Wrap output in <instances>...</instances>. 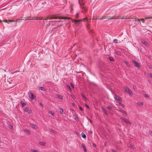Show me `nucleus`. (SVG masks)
Instances as JSON below:
<instances>
[{"mask_svg": "<svg viewBox=\"0 0 152 152\" xmlns=\"http://www.w3.org/2000/svg\"><path fill=\"white\" fill-rule=\"evenodd\" d=\"M120 105L121 106H122V107H124V105L123 104H122L120 103H119Z\"/></svg>", "mask_w": 152, "mask_h": 152, "instance_id": "28", "label": "nucleus"}, {"mask_svg": "<svg viewBox=\"0 0 152 152\" xmlns=\"http://www.w3.org/2000/svg\"><path fill=\"white\" fill-rule=\"evenodd\" d=\"M1 140L0 139V144L1 143Z\"/></svg>", "mask_w": 152, "mask_h": 152, "instance_id": "55", "label": "nucleus"}, {"mask_svg": "<svg viewBox=\"0 0 152 152\" xmlns=\"http://www.w3.org/2000/svg\"><path fill=\"white\" fill-rule=\"evenodd\" d=\"M141 42L145 46L148 47L149 46V44L146 41L143 40H141Z\"/></svg>", "mask_w": 152, "mask_h": 152, "instance_id": "9", "label": "nucleus"}, {"mask_svg": "<svg viewBox=\"0 0 152 152\" xmlns=\"http://www.w3.org/2000/svg\"><path fill=\"white\" fill-rule=\"evenodd\" d=\"M120 18H115V17H114L113 18H109V19H119Z\"/></svg>", "mask_w": 152, "mask_h": 152, "instance_id": "45", "label": "nucleus"}, {"mask_svg": "<svg viewBox=\"0 0 152 152\" xmlns=\"http://www.w3.org/2000/svg\"><path fill=\"white\" fill-rule=\"evenodd\" d=\"M121 119L124 122H125L126 123L129 124H131L132 123L131 122H130L126 118H124L123 117H121Z\"/></svg>", "mask_w": 152, "mask_h": 152, "instance_id": "4", "label": "nucleus"}, {"mask_svg": "<svg viewBox=\"0 0 152 152\" xmlns=\"http://www.w3.org/2000/svg\"><path fill=\"white\" fill-rule=\"evenodd\" d=\"M116 53L118 55H120V53L119 52H117Z\"/></svg>", "mask_w": 152, "mask_h": 152, "instance_id": "42", "label": "nucleus"}, {"mask_svg": "<svg viewBox=\"0 0 152 152\" xmlns=\"http://www.w3.org/2000/svg\"><path fill=\"white\" fill-rule=\"evenodd\" d=\"M124 91L125 92L129 94L130 95H132V92L127 87H125L124 88Z\"/></svg>", "mask_w": 152, "mask_h": 152, "instance_id": "3", "label": "nucleus"}, {"mask_svg": "<svg viewBox=\"0 0 152 152\" xmlns=\"http://www.w3.org/2000/svg\"><path fill=\"white\" fill-rule=\"evenodd\" d=\"M79 109L82 111H83V108H82V107H80V106H79Z\"/></svg>", "mask_w": 152, "mask_h": 152, "instance_id": "35", "label": "nucleus"}, {"mask_svg": "<svg viewBox=\"0 0 152 152\" xmlns=\"http://www.w3.org/2000/svg\"><path fill=\"white\" fill-rule=\"evenodd\" d=\"M85 106L88 108H89V106L87 104H86Z\"/></svg>", "mask_w": 152, "mask_h": 152, "instance_id": "39", "label": "nucleus"}, {"mask_svg": "<svg viewBox=\"0 0 152 152\" xmlns=\"http://www.w3.org/2000/svg\"><path fill=\"white\" fill-rule=\"evenodd\" d=\"M13 126H12L11 125H9V128L11 129H12L13 128Z\"/></svg>", "mask_w": 152, "mask_h": 152, "instance_id": "36", "label": "nucleus"}, {"mask_svg": "<svg viewBox=\"0 0 152 152\" xmlns=\"http://www.w3.org/2000/svg\"><path fill=\"white\" fill-rule=\"evenodd\" d=\"M32 152H39V151L37 150H34L32 151Z\"/></svg>", "mask_w": 152, "mask_h": 152, "instance_id": "33", "label": "nucleus"}, {"mask_svg": "<svg viewBox=\"0 0 152 152\" xmlns=\"http://www.w3.org/2000/svg\"><path fill=\"white\" fill-rule=\"evenodd\" d=\"M39 89L43 91H45V89L44 87H40L39 88Z\"/></svg>", "mask_w": 152, "mask_h": 152, "instance_id": "19", "label": "nucleus"}, {"mask_svg": "<svg viewBox=\"0 0 152 152\" xmlns=\"http://www.w3.org/2000/svg\"><path fill=\"white\" fill-rule=\"evenodd\" d=\"M149 77H152V74L150 73L149 75Z\"/></svg>", "mask_w": 152, "mask_h": 152, "instance_id": "41", "label": "nucleus"}, {"mask_svg": "<svg viewBox=\"0 0 152 152\" xmlns=\"http://www.w3.org/2000/svg\"><path fill=\"white\" fill-rule=\"evenodd\" d=\"M79 2L80 5H81L84 4L85 1L84 0H79Z\"/></svg>", "mask_w": 152, "mask_h": 152, "instance_id": "14", "label": "nucleus"}, {"mask_svg": "<svg viewBox=\"0 0 152 152\" xmlns=\"http://www.w3.org/2000/svg\"><path fill=\"white\" fill-rule=\"evenodd\" d=\"M137 104L140 106H142L143 105V103L142 102H140L137 103Z\"/></svg>", "mask_w": 152, "mask_h": 152, "instance_id": "25", "label": "nucleus"}, {"mask_svg": "<svg viewBox=\"0 0 152 152\" xmlns=\"http://www.w3.org/2000/svg\"><path fill=\"white\" fill-rule=\"evenodd\" d=\"M57 97L58 98L61 100H63V96H62L60 95H57Z\"/></svg>", "mask_w": 152, "mask_h": 152, "instance_id": "16", "label": "nucleus"}, {"mask_svg": "<svg viewBox=\"0 0 152 152\" xmlns=\"http://www.w3.org/2000/svg\"><path fill=\"white\" fill-rule=\"evenodd\" d=\"M152 19V17H148V18H145V19Z\"/></svg>", "mask_w": 152, "mask_h": 152, "instance_id": "40", "label": "nucleus"}, {"mask_svg": "<svg viewBox=\"0 0 152 152\" xmlns=\"http://www.w3.org/2000/svg\"><path fill=\"white\" fill-rule=\"evenodd\" d=\"M48 113L50 114L53 116H55L54 113L52 111H49Z\"/></svg>", "mask_w": 152, "mask_h": 152, "instance_id": "17", "label": "nucleus"}, {"mask_svg": "<svg viewBox=\"0 0 152 152\" xmlns=\"http://www.w3.org/2000/svg\"><path fill=\"white\" fill-rule=\"evenodd\" d=\"M67 88H68L69 90L70 91H71V88L70 87V86L68 85L67 86Z\"/></svg>", "mask_w": 152, "mask_h": 152, "instance_id": "27", "label": "nucleus"}, {"mask_svg": "<svg viewBox=\"0 0 152 152\" xmlns=\"http://www.w3.org/2000/svg\"><path fill=\"white\" fill-rule=\"evenodd\" d=\"M133 88L134 89H136V86H133Z\"/></svg>", "mask_w": 152, "mask_h": 152, "instance_id": "47", "label": "nucleus"}, {"mask_svg": "<svg viewBox=\"0 0 152 152\" xmlns=\"http://www.w3.org/2000/svg\"><path fill=\"white\" fill-rule=\"evenodd\" d=\"M72 105L74 107L76 106V105L75 103H72Z\"/></svg>", "mask_w": 152, "mask_h": 152, "instance_id": "38", "label": "nucleus"}, {"mask_svg": "<svg viewBox=\"0 0 152 152\" xmlns=\"http://www.w3.org/2000/svg\"><path fill=\"white\" fill-rule=\"evenodd\" d=\"M51 18L52 19H57V18H60L61 19H69L70 18H66V17H61V18H58V17L56 16L55 15H53L51 17Z\"/></svg>", "mask_w": 152, "mask_h": 152, "instance_id": "2", "label": "nucleus"}, {"mask_svg": "<svg viewBox=\"0 0 152 152\" xmlns=\"http://www.w3.org/2000/svg\"><path fill=\"white\" fill-rule=\"evenodd\" d=\"M133 62L134 63V66L137 67H140V65L138 63L135 61H133Z\"/></svg>", "mask_w": 152, "mask_h": 152, "instance_id": "11", "label": "nucleus"}, {"mask_svg": "<svg viewBox=\"0 0 152 152\" xmlns=\"http://www.w3.org/2000/svg\"><path fill=\"white\" fill-rule=\"evenodd\" d=\"M150 68L152 69V66H151L149 67Z\"/></svg>", "mask_w": 152, "mask_h": 152, "instance_id": "51", "label": "nucleus"}, {"mask_svg": "<svg viewBox=\"0 0 152 152\" xmlns=\"http://www.w3.org/2000/svg\"><path fill=\"white\" fill-rule=\"evenodd\" d=\"M29 97L30 99H34L36 97V96L31 92L30 93H29Z\"/></svg>", "mask_w": 152, "mask_h": 152, "instance_id": "5", "label": "nucleus"}, {"mask_svg": "<svg viewBox=\"0 0 152 152\" xmlns=\"http://www.w3.org/2000/svg\"><path fill=\"white\" fill-rule=\"evenodd\" d=\"M81 147L82 148H83V149H84V151H85V152L87 151V150L86 148V146H85V145H84L82 144L81 145Z\"/></svg>", "mask_w": 152, "mask_h": 152, "instance_id": "15", "label": "nucleus"}, {"mask_svg": "<svg viewBox=\"0 0 152 152\" xmlns=\"http://www.w3.org/2000/svg\"><path fill=\"white\" fill-rule=\"evenodd\" d=\"M113 41L115 43H118V40L116 39H115L114 40H113Z\"/></svg>", "mask_w": 152, "mask_h": 152, "instance_id": "30", "label": "nucleus"}, {"mask_svg": "<svg viewBox=\"0 0 152 152\" xmlns=\"http://www.w3.org/2000/svg\"><path fill=\"white\" fill-rule=\"evenodd\" d=\"M140 20H141L142 22L143 23H144V22H145V21H144V19H140Z\"/></svg>", "mask_w": 152, "mask_h": 152, "instance_id": "37", "label": "nucleus"}, {"mask_svg": "<svg viewBox=\"0 0 152 152\" xmlns=\"http://www.w3.org/2000/svg\"><path fill=\"white\" fill-rule=\"evenodd\" d=\"M3 22H6L7 23H9L10 22H14L15 21L13 20H4L2 21Z\"/></svg>", "mask_w": 152, "mask_h": 152, "instance_id": "12", "label": "nucleus"}, {"mask_svg": "<svg viewBox=\"0 0 152 152\" xmlns=\"http://www.w3.org/2000/svg\"><path fill=\"white\" fill-rule=\"evenodd\" d=\"M32 19V20H35V19ZM35 19L36 20H38V19Z\"/></svg>", "mask_w": 152, "mask_h": 152, "instance_id": "54", "label": "nucleus"}, {"mask_svg": "<svg viewBox=\"0 0 152 152\" xmlns=\"http://www.w3.org/2000/svg\"><path fill=\"white\" fill-rule=\"evenodd\" d=\"M104 113H105V114H106V111H104Z\"/></svg>", "mask_w": 152, "mask_h": 152, "instance_id": "57", "label": "nucleus"}, {"mask_svg": "<svg viewBox=\"0 0 152 152\" xmlns=\"http://www.w3.org/2000/svg\"><path fill=\"white\" fill-rule=\"evenodd\" d=\"M81 96L85 100H86L87 99L86 98V97L83 94H81Z\"/></svg>", "mask_w": 152, "mask_h": 152, "instance_id": "23", "label": "nucleus"}, {"mask_svg": "<svg viewBox=\"0 0 152 152\" xmlns=\"http://www.w3.org/2000/svg\"><path fill=\"white\" fill-rule=\"evenodd\" d=\"M87 28L88 29H89L90 28V26L89 24H88L86 26Z\"/></svg>", "mask_w": 152, "mask_h": 152, "instance_id": "32", "label": "nucleus"}, {"mask_svg": "<svg viewBox=\"0 0 152 152\" xmlns=\"http://www.w3.org/2000/svg\"><path fill=\"white\" fill-rule=\"evenodd\" d=\"M78 13H77L76 15V19H77L78 18Z\"/></svg>", "mask_w": 152, "mask_h": 152, "instance_id": "34", "label": "nucleus"}, {"mask_svg": "<svg viewBox=\"0 0 152 152\" xmlns=\"http://www.w3.org/2000/svg\"><path fill=\"white\" fill-rule=\"evenodd\" d=\"M23 131L24 132L28 134H31V131L28 129H23Z\"/></svg>", "mask_w": 152, "mask_h": 152, "instance_id": "8", "label": "nucleus"}, {"mask_svg": "<svg viewBox=\"0 0 152 152\" xmlns=\"http://www.w3.org/2000/svg\"><path fill=\"white\" fill-rule=\"evenodd\" d=\"M40 105L42 107H43V105L42 103H39Z\"/></svg>", "mask_w": 152, "mask_h": 152, "instance_id": "46", "label": "nucleus"}, {"mask_svg": "<svg viewBox=\"0 0 152 152\" xmlns=\"http://www.w3.org/2000/svg\"><path fill=\"white\" fill-rule=\"evenodd\" d=\"M120 111L122 113H124L126 115H127V113L124 110H120Z\"/></svg>", "mask_w": 152, "mask_h": 152, "instance_id": "20", "label": "nucleus"}, {"mask_svg": "<svg viewBox=\"0 0 152 152\" xmlns=\"http://www.w3.org/2000/svg\"><path fill=\"white\" fill-rule=\"evenodd\" d=\"M144 96L145 97H148V96L147 95V94H145Z\"/></svg>", "mask_w": 152, "mask_h": 152, "instance_id": "43", "label": "nucleus"}, {"mask_svg": "<svg viewBox=\"0 0 152 152\" xmlns=\"http://www.w3.org/2000/svg\"><path fill=\"white\" fill-rule=\"evenodd\" d=\"M114 98L115 99L119 101L120 102H121V99L118 96L115 95L114 96Z\"/></svg>", "mask_w": 152, "mask_h": 152, "instance_id": "10", "label": "nucleus"}, {"mask_svg": "<svg viewBox=\"0 0 152 152\" xmlns=\"http://www.w3.org/2000/svg\"><path fill=\"white\" fill-rule=\"evenodd\" d=\"M88 19L87 18H84V19H83V20H83L84 21L85 20H87Z\"/></svg>", "mask_w": 152, "mask_h": 152, "instance_id": "49", "label": "nucleus"}, {"mask_svg": "<svg viewBox=\"0 0 152 152\" xmlns=\"http://www.w3.org/2000/svg\"><path fill=\"white\" fill-rule=\"evenodd\" d=\"M59 110L61 114H63V113L64 110H63V109H62L61 108H60L59 109Z\"/></svg>", "mask_w": 152, "mask_h": 152, "instance_id": "22", "label": "nucleus"}, {"mask_svg": "<svg viewBox=\"0 0 152 152\" xmlns=\"http://www.w3.org/2000/svg\"><path fill=\"white\" fill-rule=\"evenodd\" d=\"M140 19H137V21H140Z\"/></svg>", "mask_w": 152, "mask_h": 152, "instance_id": "53", "label": "nucleus"}, {"mask_svg": "<svg viewBox=\"0 0 152 152\" xmlns=\"http://www.w3.org/2000/svg\"><path fill=\"white\" fill-rule=\"evenodd\" d=\"M72 20L73 23H74L75 24L76 26L79 25L80 23L82 21V20H75L72 19H71Z\"/></svg>", "mask_w": 152, "mask_h": 152, "instance_id": "1", "label": "nucleus"}, {"mask_svg": "<svg viewBox=\"0 0 152 152\" xmlns=\"http://www.w3.org/2000/svg\"><path fill=\"white\" fill-rule=\"evenodd\" d=\"M70 85L71 86V87L72 88H74V85H73V84L71 83H70Z\"/></svg>", "mask_w": 152, "mask_h": 152, "instance_id": "31", "label": "nucleus"}, {"mask_svg": "<svg viewBox=\"0 0 152 152\" xmlns=\"http://www.w3.org/2000/svg\"><path fill=\"white\" fill-rule=\"evenodd\" d=\"M109 58L110 60V61H114V58L113 57H109Z\"/></svg>", "mask_w": 152, "mask_h": 152, "instance_id": "24", "label": "nucleus"}, {"mask_svg": "<svg viewBox=\"0 0 152 152\" xmlns=\"http://www.w3.org/2000/svg\"><path fill=\"white\" fill-rule=\"evenodd\" d=\"M82 137L84 138H85L86 137V136L85 134H83L82 135Z\"/></svg>", "mask_w": 152, "mask_h": 152, "instance_id": "26", "label": "nucleus"}, {"mask_svg": "<svg viewBox=\"0 0 152 152\" xmlns=\"http://www.w3.org/2000/svg\"><path fill=\"white\" fill-rule=\"evenodd\" d=\"M82 9L81 11L83 12H86L87 10V8L84 6H82Z\"/></svg>", "mask_w": 152, "mask_h": 152, "instance_id": "7", "label": "nucleus"}, {"mask_svg": "<svg viewBox=\"0 0 152 152\" xmlns=\"http://www.w3.org/2000/svg\"><path fill=\"white\" fill-rule=\"evenodd\" d=\"M39 144L41 145L45 146V143L44 142H39Z\"/></svg>", "mask_w": 152, "mask_h": 152, "instance_id": "18", "label": "nucleus"}, {"mask_svg": "<svg viewBox=\"0 0 152 152\" xmlns=\"http://www.w3.org/2000/svg\"><path fill=\"white\" fill-rule=\"evenodd\" d=\"M131 147L132 148H134V146H133V145H131Z\"/></svg>", "mask_w": 152, "mask_h": 152, "instance_id": "52", "label": "nucleus"}, {"mask_svg": "<svg viewBox=\"0 0 152 152\" xmlns=\"http://www.w3.org/2000/svg\"><path fill=\"white\" fill-rule=\"evenodd\" d=\"M70 96L72 97V98L73 99H75V97L73 94H71Z\"/></svg>", "mask_w": 152, "mask_h": 152, "instance_id": "29", "label": "nucleus"}, {"mask_svg": "<svg viewBox=\"0 0 152 152\" xmlns=\"http://www.w3.org/2000/svg\"><path fill=\"white\" fill-rule=\"evenodd\" d=\"M125 64H126L127 66H128V63L126 61L125 62Z\"/></svg>", "mask_w": 152, "mask_h": 152, "instance_id": "50", "label": "nucleus"}, {"mask_svg": "<svg viewBox=\"0 0 152 152\" xmlns=\"http://www.w3.org/2000/svg\"><path fill=\"white\" fill-rule=\"evenodd\" d=\"M20 104L22 107H24L26 104L25 103H24L22 101L20 102Z\"/></svg>", "mask_w": 152, "mask_h": 152, "instance_id": "21", "label": "nucleus"}, {"mask_svg": "<svg viewBox=\"0 0 152 152\" xmlns=\"http://www.w3.org/2000/svg\"><path fill=\"white\" fill-rule=\"evenodd\" d=\"M107 108H108V109H111V107H107Z\"/></svg>", "mask_w": 152, "mask_h": 152, "instance_id": "48", "label": "nucleus"}, {"mask_svg": "<svg viewBox=\"0 0 152 152\" xmlns=\"http://www.w3.org/2000/svg\"><path fill=\"white\" fill-rule=\"evenodd\" d=\"M30 126H31V127L33 128H34V129H37L38 128L37 126L36 125H34V124H31L30 125Z\"/></svg>", "mask_w": 152, "mask_h": 152, "instance_id": "13", "label": "nucleus"}, {"mask_svg": "<svg viewBox=\"0 0 152 152\" xmlns=\"http://www.w3.org/2000/svg\"><path fill=\"white\" fill-rule=\"evenodd\" d=\"M149 134H150L152 135V130L149 132Z\"/></svg>", "mask_w": 152, "mask_h": 152, "instance_id": "44", "label": "nucleus"}, {"mask_svg": "<svg viewBox=\"0 0 152 152\" xmlns=\"http://www.w3.org/2000/svg\"><path fill=\"white\" fill-rule=\"evenodd\" d=\"M2 22V21L1 20H0V22Z\"/></svg>", "mask_w": 152, "mask_h": 152, "instance_id": "56", "label": "nucleus"}, {"mask_svg": "<svg viewBox=\"0 0 152 152\" xmlns=\"http://www.w3.org/2000/svg\"><path fill=\"white\" fill-rule=\"evenodd\" d=\"M24 111L29 113H31L32 112L31 110L28 107H26L24 109Z\"/></svg>", "mask_w": 152, "mask_h": 152, "instance_id": "6", "label": "nucleus"}]
</instances>
